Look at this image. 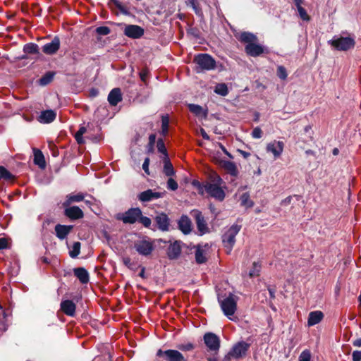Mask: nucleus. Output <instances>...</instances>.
Masks as SVG:
<instances>
[{
  "instance_id": "nucleus-62",
  "label": "nucleus",
  "mask_w": 361,
  "mask_h": 361,
  "mask_svg": "<svg viewBox=\"0 0 361 361\" xmlns=\"http://www.w3.org/2000/svg\"><path fill=\"white\" fill-rule=\"evenodd\" d=\"M200 133L204 140H209V136L203 128L200 129Z\"/></svg>"
},
{
  "instance_id": "nucleus-14",
  "label": "nucleus",
  "mask_w": 361,
  "mask_h": 361,
  "mask_svg": "<svg viewBox=\"0 0 361 361\" xmlns=\"http://www.w3.org/2000/svg\"><path fill=\"white\" fill-rule=\"evenodd\" d=\"M157 227L161 231H168L170 226V219L164 213L157 214L154 219Z\"/></svg>"
},
{
  "instance_id": "nucleus-43",
  "label": "nucleus",
  "mask_w": 361,
  "mask_h": 361,
  "mask_svg": "<svg viewBox=\"0 0 361 361\" xmlns=\"http://www.w3.org/2000/svg\"><path fill=\"white\" fill-rule=\"evenodd\" d=\"M259 271L260 265L257 262H254L252 264V269L250 271L249 276L250 277L257 276L259 274Z\"/></svg>"
},
{
  "instance_id": "nucleus-42",
  "label": "nucleus",
  "mask_w": 361,
  "mask_h": 361,
  "mask_svg": "<svg viewBox=\"0 0 361 361\" xmlns=\"http://www.w3.org/2000/svg\"><path fill=\"white\" fill-rule=\"evenodd\" d=\"M311 352L306 349L300 353L298 357V361H311Z\"/></svg>"
},
{
  "instance_id": "nucleus-34",
  "label": "nucleus",
  "mask_w": 361,
  "mask_h": 361,
  "mask_svg": "<svg viewBox=\"0 0 361 361\" xmlns=\"http://www.w3.org/2000/svg\"><path fill=\"white\" fill-rule=\"evenodd\" d=\"M15 176L9 172L4 166H0V179L8 181H13Z\"/></svg>"
},
{
  "instance_id": "nucleus-17",
  "label": "nucleus",
  "mask_w": 361,
  "mask_h": 361,
  "mask_svg": "<svg viewBox=\"0 0 361 361\" xmlns=\"http://www.w3.org/2000/svg\"><path fill=\"white\" fill-rule=\"evenodd\" d=\"M267 152H271L275 157H279L283 150V142L281 141H274L267 146Z\"/></svg>"
},
{
  "instance_id": "nucleus-37",
  "label": "nucleus",
  "mask_w": 361,
  "mask_h": 361,
  "mask_svg": "<svg viewBox=\"0 0 361 361\" xmlns=\"http://www.w3.org/2000/svg\"><path fill=\"white\" fill-rule=\"evenodd\" d=\"M80 242H75L73 243L72 249L69 252L71 257L75 258L79 255L80 252Z\"/></svg>"
},
{
  "instance_id": "nucleus-56",
  "label": "nucleus",
  "mask_w": 361,
  "mask_h": 361,
  "mask_svg": "<svg viewBox=\"0 0 361 361\" xmlns=\"http://www.w3.org/2000/svg\"><path fill=\"white\" fill-rule=\"evenodd\" d=\"M194 348V345L192 343H188L186 345H182L179 347V349L183 350L189 351Z\"/></svg>"
},
{
  "instance_id": "nucleus-4",
  "label": "nucleus",
  "mask_w": 361,
  "mask_h": 361,
  "mask_svg": "<svg viewBox=\"0 0 361 361\" xmlns=\"http://www.w3.org/2000/svg\"><path fill=\"white\" fill-rule=\"evenodd\" d=\"M249 347L250 344L245 343V341L237 343L225 356L224 360H229L231 357L235 359L242 357L243 356L245 355Z\"/></svg>"
},
{
  "instance_id": "nucleus-24",
  "label": "nucleus",
  "mask_w": 361,
  "mask_h": 361,
  "mask_svg": "<svg viewBox=\"0 0 361 361\" xmlns=\"http://www.w3.org/2000/svg\"><path fill=\"white\" fill-rule=\"evenodd\" d=\"M324 318V314L322 312L317 310L310 312L308 316L307 324L309 326H312L319 324Z\"/></svg>"
},
{
  "instance_id": "nucleus-46",
  "label": "nucleus",
  "mask_w": 361,
  "mask_h": 361,
  "mask_svg": "<svg viewBox=\"0 0 361 361\" xmlns=\"http://www.w3.org/2000/svg\"><path fill=\"white\" fill-rule=\"evenodd\" d=\"M96 32L99 35H107L110 33V28L106 26L98 27L95 30Z\"/></svg>"
},
{
  "instance_id": "nucleus-35",
  "label": "nucleus",
  "mask_w": 361,
  "mask_h": 361,
  "mask_svg": "<svg viewBox=\"0 0 361 361\" xmlns=\"http://www.w3.org/2000/svg\"><path fill=\"white\" fill-rule=\"evenodd\" d=\"M224 168L233 176H236L238 170L235 164L231 161H226L224 164Z\"/></svg>"
},
{
  "instance_id": "nucleus-36",
  "label": "nucleus",
  "mask_w": 361,
  "mask_h": 361,
  "mask_svg": "<svg viewBox=\"0 0 361 361\" xmlns=\"http://www.w3.org/2000/svg\"><path fill=\"white\" fill-rule=\"evenodd\" d=\"M24 51L27 54H38V46L33 43L27 44L24 46Z\"/></svg>"
},
{
  "instance_id": "nucleus-1",
  "label": "nucleus",
  "mask_w": 361,
  "mask_h": 361,
  "mask_svg": "<svg viewBox=\"0 0 361 361\" xmlns=\"http://www.w3.org/2000/svg\"><path fill=\"white\" fill-rule=\"evenodd\" d=\"M241 226L238 224L231 226L222 235V242L226 249V252L230 254L235 243V236L240 231Z\"/></svg>"
},
{
  "instance_id": "nucleus-31",
  "label": "nucleus",
  "mask_w": 361,
  "mask_h": 361,
  "mask_svg": "<svg viewBox=\"0 0 361 361\" xmlns=\"http://www.w3.org/2000/svg\"><path fill=\"white\" fill-rule=\"evenodd\" d=\"M195 258L197 264H203L207 262L205 252L199 245L195 247Z\"/></svg>"
},
{
  "instance_id": "nucleus-19",
  "label": "nucleus",
  "mask_w": 361,
  "mask_h": 361,
  "mask_svg": "<svg viewBox=\"0 0 361 361\" xmlns=\"http://www.w3.org/2000/svg\"><path fill=\"white\" fill-rule=\"evenodd\" d=\"M75 309L76 306L75 303L70 300H66L62 301L61 303V310L68 316H74L75 313Z\"/></svg>"
},
{
  "instance_id": "nucleus-13",
  "label": "nucleus",
  "mask_w": 361,
  "mask_h": 361,
  "mask_svg": "<svg viewBox=\"0 0 361 361\" xmlns=\"http://www.w3.org/2000/svg\"><path fill=\"white\" fill-rule=\"evenodd\" d=\"M164 192H155L151 189H148L140 192L137 197L140 201L145 202L161 198L164 196Z\"/></svg>"
},
{
  "instance_id": "nucleus-60",
  "label": "nucleus",
  "mask_w": 361,
  "mask_h": 361,
  "mask_svg": "<svg viewBox=\"0 0 361 361\" xmlns=\"http://www.w3.org/2000/svg\"><path fill=\"white\" fill-rule=\"evenodd\" d=\"M114 4V5L120 10L122 12L124 11V9L121 5V4L118 1V0H111Z\"/></svg>"
},
{
  "instance_id": "nucleus-20",
  "label": "nucleus",
  "mask_w": 361,
  "mask_h": 361,
  "mask_svg": "<svg viewBox=\"0 0 361 361\" xmlns=\"http://www.w3.org/2000/svg\"><path fill=\"white\" fill-rule=\"evenodd\" d=\"M73 228V226L69 225H61V224H57L55 226V232L57 238H59L61 240L64 239L69 233L72 231Z\"/></svg>"
},
{
  "instance_id": "nucleus-10",
  "label": "nucleus",
  "mask_w": 361,
  "mask_h": 361,
  "mask_svg": "<svg viewBox=\"0 0 361 361\" xmlns=\"http://www.w3.org/2000/svg\"><path fill=\"white\" fill-rule=\"evenodd\" d=\"M190 214L195 220L198 231L201 234L208 233L209 228L202 212L197 209H193L191 211Z\"/></svg>"
},
{
  "instance_id": "nucleus-21",
  "label": "nucleus",
  "mask_w": 361,
  "mask_h": 361,
  "mask_svg": "<svg viewBox=\"0 0 361 361\" xmlns=\"http://www.w3.org/2000/svg\"><path fill=\"white\" fill-rule=\"evenodd\" d=\"M178 228L184 233L188 234L192 230V222L185 215H183L178 221Z\"/></svg>"
},
{
  "instance_id": "nucleus-27",
  "label": "nucleus",
  "mask_w": 361,
  "mask_h": 361,
  "mask_svg": "<svg viewBox=\"0 0 361 361\" xmlns=\"http://www.w3.org/2000/svg\"><path fill=\"white\" fill-rule=\"evenodd\" d=\"M33 152L35 164L37 165L40 169H44L46 167V161L42 152L35 148L33 149Z\"/></svg>"
},
{
  "instance_id": "nucleus-55",
  "label": "nucleus",
  "mask_w": 361,
  "mask_h": 361,
  "mask_svg": "<svg viewBox=\"0 0 361 361\" xmlns=\"http://www.w3.org/2000/svg\"><path fill=\"white\" fill-rule=\"evenodd\" d=\"M123 264L129 269L133 268V263L131 262V259L128 257H125L123 258Z\"/></svg>"
},
{
  "instance_id": "nucleus-5",
  "label": "nucleus",
  "mask_w": 361,
  "mask_h": 361,
  "mask_svg": "<svg viewBox=\"0 0 361 361\" xmlns=\"http://www.w3.org/2000/svg\"><path fill=\"white\" fill-rule=\"evenodd\" d=\"M141 216V209L138 207L131 208L123 214H118L116 219L122 221L124 224H133L138 221Z\"/></svg>"
},
{
  "instance_id": "nucleus-33",
  "label": "nucleus",
  "mask_w": 361,
  "mask_h": 361,
  "mask_svg": "<svg viewBox=\"0 0 361 361\" xmlns=\"http://www.w3.org/2000/svg\"><path fill=\"white\" fill-rule=\"evenodd\" d=\"M55 73L49 71L46 73L38 81L41 86H46L49 84L54 79Z\"/></svg>"
},
{
  "instance_id": "nucleus-50",
  "label": "nucleus",
  "mask_w": 361,
  "mask_h": 361,
  "mask_svg": "<svg viewBox=\"0 0 361 361\" xmlns=\"http://www.w3.org/2000/svg\"><path fill=\"white\" fill-rule=\"evenodd\" d=\"M298 9V11L299 13L300 17L303 20L306 21H309L310 20V16L307 13L305 9L302 6L300 7Z\"/></svg>"
},
{
  "instance_id": "nucleus-11",
  "label": "nucleus",
  "mask_w": 361,
  "mask_h": 361,
  "mask_svg": "<svg viewBox=\"0 0 361 361\" xmlns=\"http://www.w3.org/2000/svg\"><path fill=\"white\" fill-rule=\"evenodd\" d=\"M123 33L130 38L138 39L144 35V29L137 25H126Z\"/></svg>"
},
{
  "instance_id": "nucleus-38",
  "label": "nucleus",
  "mask_w": 361,
  "mask_h": 361,
  "mask_svg": "<svg viewBox=\"0 0 361 361\" xmlns=\"http://www.w3.org/2000/svg\"><path fill=\"white\" fill-rule=\"evenodd\" d=\"M241 204L247 207L253 206L252 201L250 199V195L247 192L243 193L240 196Z\"/></svg>"
},
{
  "instance_id": "nucleus-47",
  "label": "nucleus",
  "mask_w": 361,
  "mask_h": 361,
  "mask_svg": "<svg viewBox=\"0 0 361 361\" xmlns=\"http://www.w3.org/2000/svg\"><path fill=\"white\" fill-rule=\"evenodd\" d=\"M277 75L279 78H281L282 80L286 79V78H287L286 69L283 66H279L277 68Z\"/></svg>"
},
{
  "instance_id": "nucleus-26",
  "label": "nucleus",
  "mask_w": 361,
  "mask_h": 361,
  "mask_svg": "<svg viewBox=\"0 0 361 361\" xmlns=\"http://www.w3.org/2000/svg\"><path fill=\"white\" fill-rule=\"evenodd\" d=\"M73 272L75 276L79 279L80 283L85 284L89 281V274L85 268H75L73 269Z\"/></svg>"
},
{
  "instance_id": "nucleus-41",
  "label": "nucleus",
  "mask_w": 361,
  "mask_h": 361,
  "mask_svg": "<svg viewBox=\"0 0 361 361\" xmlns=\"http://www.w3.org/2000/svg\"><path fill=\"white\" fill-rule=\"evenodd\" d=\"M215 92L221 96H226L228 93V87L225 84H219L216 87Z\"/></svg>"
},
{
  "instance_id": "nucleus-16",
  "label": "nucleus",
  "mask_w": 361,
  "mask_h": 361,
  "mask_svg": "<svg viewBox=\"0 0 361 361\" xmlns=\"http://www.w3.org/2000/svg\"><path fill=\"white\" fill-rule=\"evenodd\" d=\"M64 214L72 220L81 219L84 216L82 209L77 206L65 207Z\"/></svg>"
},
{
  "instance_id": "nucleus-8",
  "label": "nucleus",
  "mask_w": 361,
  "mask_h": 361,
  "mask_svg": "<svg viewBox=\"0 0 361 361\" xmlns=\"http://www.w3.org/2000/svg\"><path fill=\"white\" fill-rule=\"evenodd\" d=\"M157 357H163L166 361H187L184 356L176 350H162L159 349L157 353Z\"/></svg>"
},
{
  "instance_id": "nucleus-7",
  "label": "nucleus",
  "mask_w": 361,
  "mask_h": 361,
  "mask_svg": "<svg viewBox=\"0 0 361 361\" xmlns=\"http://www.w3.org/2000/svg\"><path fill=\"white\" fill-rule=\"evenodd\" d=\"M195 62L201 69L212 70L216 66L214 59L207 54H199L195 58Z\"/></svg>"
},
{
  "instance_id": "nucleus-54",
  "label": "nucleus",
  "mask_w": 361,
  "mask_h": 361,
  "mask_svg": "<svg viewBox=\"0 0 361 361\" xmlns=\"http://www.w3.org/2000/svg\"><path fill=\"white\" fill-rule=\"evenodd\" d=\"M8 246V240L5 238H0V250L6 249Z\"/></svg>"
},
{
  "instance_id": "nucleus-30",
  "label": "nucleus",
  "mask_w": 361,
  "mask_h": 361,
  "mask_svg": "<svg viewBox=\"0 0 361 361\" xmlns=\"http://www.w3.org/2000/svg\"><path fill=\"white\" fill-rule=\"evenodd\" d=\"M239 39L242 42L245 43H254L257 40V37L252 33L243 32L240 35Z\"/></svg>"
},
{
  "instance_id": "nucleus-22",
  "label": "nucleus",
  "mask_w": 361,
  "mask_h": 361,
  "mask_svg": "<svg viewBox=\"0 0 361 361\" xmlns=\"http://www.w3.org/2000/svg\"><path fill=\"white\" fill-rule=\"evenodd\" d=\"M122 100V94L119 88L113 89L108 95V102L111 106H116Z\"/></svg>"
},
{
  "instance_id": "nucleus-45",
  "label": "nucleus",
  "mask_w": 361,
  "mask_h": 361,
  "mask_svg": "<svg viewBox=\"0 0 361 361\" xmlns=\"http://www.w3.org/2000/svg\"><path fill=\"white\" fill-rule=\"evenodd\" d=\"M186 3L188 6H190L193 8L197 14L200 12V8L199 7L197 0H187Z\"/></svg>"
},
{
  "instance_id": "nucleus-2",
  "label": "nucleus",
  "mask_w": 361,
  "mask_h": 361,
  "mask_svg": "<svg viewBox=\"0 0 361 361\" xmlns=\"http://www.w3.org/2000/svg\"><path fill=\"white\" fill-rule=\"evenodd\" d=\"M238 296L229 293V295L223 300H219L221 308L227 317L234 314L237 309Z\"/></svg>"
},
{
  "instance_id": "nucleus-44",
  "label": "nucleus",
  "mask_w": 361,
  "mask_h": 361,
  "mask_svg": "<svg viewBox=\"0 0 361 361\" xmlns=\"http://www.w3.org/2000/svg\"><path fill=\"white\" fill-rule=\"evenodd\" d=\"M138 221L146 228H149L152 224L151 219L149 217L142 216V213L140 217L138 218Z\"/></svg>"
},
{
  "instance_id": "nucleus-51",
  "label": "nucleus",
  "mask_w": 361,
  "mask_h": 361,
  "mask_svg": "<svg viewBox=\"0 0 361 361\" xmlns=\"http://www.w3.org/2000/svg\"><path fill=\"white\" fill-rule=\"evenodd\" d=\"M252 135L254 138L259 139L262 136V130L260 128L256 127L253 129L252 132Z\"/></svg>"
},
{
  "instance_id": "nucleus-63",
  "label": "nucleus",
  "mask_w": 361,
  "mask_h": 361,
  "mask_svg": "<svg viewBox=\"0 0 361 361\" xmlns=\"http://www.w3.org/2000/svg\"><path fill=\"white\" fill-rule=\"evenodd\" d=\"M8 329V325L4 322H0V331H6Z\"/></svg>"
},
{
  "instance_id": "nucleus-39",
  "label": "nucleus",
  "mask_w": 361,
  "mask_h": 361,
  "mask_svg": "<svg viewBox=\"0 0 361 361\" xmlns=\"http://www.w3.org/2000/svg\"><path fill=\"white\" fill-rule=\"evenodd\" d=\"M169 125V118L167 116H163L161 118V133L164 136L168 133Z\"/></svg>"
},
{
  "instance_id": "nucleus-32",
  "label": "nucleus",
  "mask_w": 361,
  "mask_h": 361,
  "mask_svg": "<svg viewBox=\"0 0 361 361\" xmlns=\"http://www.w3.org/2000/svg\"><path fill=\"white\" fill-rule=\"evenodd\" d=\"M188 108L190 111L194 114L195 116H203L204 117L207 116V112L204 111L203 108L197 104H190L188 105Z\"/></svg>"
},
{
  "instance_id": "nucleus-28",
  "label": "nucleus",
  "mask_w": 361,
  "mask_h": 361,
  "mask_svg": "<svg viewBox=\"0 0 361 361\" xmlns=\"http://www.w3.org/2000/svg\"><path fill=\"white\" fill-rule=\"evenodd\" d=\"M84 200V195L82 193L77 195H68L66 196V200L63 202V207H66L70 206L73 202H79Z\"/></svg>"
},
{
  "instance_id": "nucleus-18",
  "label": "nucleus",
  "mask_w": 361,
  "mask_h": 361,
  "mask_svg": "<svg viewBox=\"0 0 361 361\" xmlns=\"http://www.w3.org/2000/svg\"><path fill=\"white\" fill-rule=\"evenodd\" d=\"M245 49L248 55L255 57L259 56L264 52V48L255 42L247 44Z\"/></svg>"
},
{
  "instance_id": "nucleus-25",
  "label": "nucleus",
  "mask_w": 361,
  "mask_h": 361,
  "mask_svg": "<svg viewBox=\"0 0 361 361\" xmlns=\"http://www.w3.org/2000/svg\"><path fill=\"white\" fill-rule=\"evenodd\" d=\"M56 116V114L53 110L43 111L39 117V121L43 123H49L55 120Z\"/></svg>"
},
{
  "instance_id": "nucleus-57",
  "label": "nucleus",
  "mask_w": 361,
  "mask_h": 361,
  "mask_svg": "<svg viewBox=\"0 0 361 361\" xmlns=\"http://www.w3.org/2000/svg\"><path fill=\"white\" fill-rule=\"evenodd\" d=\"M156 142V135L154 134H151L149 136V145L151 148H152L154 145V143Z\"/></svg>"
},
{
  "instance_id": "nucleus-40",
  "label": "nucleus",
  "mask_w": 361,
  "mask_h": 361,
  "mask_svg": "<svg viewBox=\"0 0 361 361\" xmlns=\"http://www.w3.org/2000/svg\"><path fill=\"white\" fill-rule=\"evenodd\" d=\"M209 179L210 182L207 183L206 184H216L221 185V184L223 183V180L221 178V177L214 172L209 175Z\"/></svg>"
},
{
  "instance_id": "nucleus-53",
  "label": "nucleus",
  "mask_w": 361,
  "mask_h": 361,
  "mask_svg": "<svg viewBox=\"0 0 361 361\" xmlns=\"http://www.w3.org/2000/svg\"><path fill=\"white\" fill-rule=\"evenodd\" d=\"M352 357L353 361H361V351H353Z\"/></svg>"
},
{
  "instance_id": "nucleus-3",
  "label": "nucleus",
  "mask_w": 361,
  "mask_h": 361,
  "mask_svg": "<svg viewBox=\"0 0 361 361\" xmlns=\"http://www.w3.org/2000/svg\"><path fill=\"white\" fill-rule=\"evenodd\" d=\"M329 43L336 49L339 51H347L355 47V39L350 37H334L329 41Z\"/></svg>"
},
{
  "instance_id": "nucleus-9",
  "label": "nucleus",
  "mask_w": 361,
  "mask_h": 361,
  "mask_svg": "<svg viewBox=\"0 0 361 361\" xmlns=\"http://www.w3.org/2000/svg\"><path fill=\"white\" fill-rule=\"evenodd\" d=\"M204 188L211 197L216 200L219 201H223L224 200L226 195L220 185L204 184Z\"/></svg>"
},
{
  "instance_id": "nucleus-12",
  "label": "nucleus",
  "mask_w": 361,
  "mask_h": 361,
  "mask_svg": "<svg viewBox=\"0 0 361 361\" xmlns=\"http://www.w3.org/2000/svg\"><path fill=\"white\" fill-rule=\"evenodd\" d=\"M136 251L141 255L148 256L154 250L153 245L147 240H140L135 243L134 245Z\"/></svg>"
},
{
  "instance_id": "nucleus-6",
  "label": "nucleus",
  "mask_w": 361,
  "mask_h": 361,
  "mask_svg": "<svg viewBox=\"0 0 361 361\" xmlns=\"http://www.w3.org/2000/svg\"><path fill=\"white\" fill-rule=\"evenodd\" d=\"M204 341L209 350L217 355L220 348L219 338L214 333H206L204 336Z\"/></svg>"
},
{
  "instance_id": "nucleus-15",
  "label": "nucleus",
  "mask_w": 361,
  "mask_h": 361,
  "mask_svg": "<svg viewBox=\"0 0 361 361\" xmlns=\"http://www.w3.org/2000/svg\"><path fill=\"white\" fill-rule=\"evenodd\" d=\"M60 48V39L55 37L51 42L44 44L42 47V51L48 55H52L56 53Z\"/></svg>"
},
{
  "instance_id": "nucleus-52",
  "label": "nucleus",
  "mask_w": 361,
  "mask_h": 361,
  "mask_svg": "<svg viewBox=\"0 0 361 361\" xmlns=\"http://www.w3.org/2000/svg\"><path fill=\"white\" fill-rule=\"evenodd\" d=\"M149 158L147 157L142 164V169L147 174H149Z\"/></svg>"
},
{
  "instance_id": "nucleus-64",
  "label": "nucleus",
  "mask_w": 361,
  "mask_h": 361,
  "mask_svg": "<svg viewBox=\"0 0 361 361\" xmlns=\"http://www.w3.org/2000/svg\"><path fill=\"white\" fill-rule=\"evenodd\" d=\"M353 345L355 347H361V338H357L353 341Z\"/></svg>"
},
{
  "instance_id": "nucleus-61",
  "label": "nucleus",
  "mask_w": 361,
  "mask_h": 361,
  "mask_svg": "<svg viewBox=\"0 0 361 361\" xmlns=\"http://www.w3.org/2000/svg\"><path fill=\"white\" fill-rule=\"evenodd\" d=\"M87 131V129L85 127H80V129L78 130V131L75 133L77 135H78V136L80 135H83Z\"/></svg>"
},
{
  "instance_id": "nucleus-48",
  "label": "nucleus",
  "mask_w": 361,
  "mask_h": 361,
  "mask_svg": "<svg viewBox=\"0 0 361 361\" xmlns=\"http://www.w3.org/2000/svg\"><path fill=\"white\" fill-rule=\"evenodd\" d=\"M157 147L159 152L164 154V157H166V154H167V151H166L164 142L162 139L158 140Z\"/></svg>"
},
{
  "instance_id": "nucleus-23",
  "label": "nucleus",
  "mask_w": 361,
  "mask_h": 361,
  "mask_svg": "<svg viewBox=\"0 0 361 361\" xmlns=\"http://www.w3.org/2000/svg\"><path fill=\"white\" fill-rule=\"evenodd\" d=\"M181 247L180 243L178 241H175L171 243L167 251V255L169 259H173L178 258V257L180 255Z\"/></svg>"
},
{
  "instance_id": "nucleus-29",
  "label": "nucleus",
  "mask_w": 361,
  "mask_h": 361,
  "mask_svg": "<svg viewBox=\"0 0 361 361\" xmlns=\"http://www.w3.org/2000/svg\"><path fill=\"white\" fill-rule=\"evenodd\" d=\"M164 169L163 171L164 174L167 176H171L174 175L175 171L173 169V165L171 163L168 154H166V157H164Z\"/></svg>"
},
{
  "instance_id": "nucleus-49",
  "label": "nucleus",
  "mask_w": 361,
  "mask_h": 361,
  "mask_svg": "<svg viewBox=\"0 0 361 361\" xmlns=\"http://www.w3.org/2000/svg\"><path fill=\"white\" fill-rule=\"evenodd\" d=\"M178 185L177 182L172 178H169L167 181V188L171 190H176L178 189Z\"/></svg>"
},
{
  "instance_id": "nucleus-59",
  "label": "nucleus",
  "mask_w": 361,
  "mask_h": 361,
  "mask_svg": "<svg viewBox=\"0 0 361 361\" xmlns=\"http://www.w3.org/2000/svg\"><path fill=\"white\" fill-rule=\"evenodd\" d=\"M75 138L78 144L82 145L85 143V140L82 135L78 136V135L75 134Z\"/></svg>"
},
{
  "instance_id": "nucleus-58",
  "label": "nucleus",
  "mask_w": 361,
  "mask_h": 361,
  "mask_svg": "<svg viewBox=\"0 0 361 361\" xmlns=\"http://www.w3.org/2000/svg\"><path fill=\"white\" fill-rule=\"evenodd\" d=\"M147 74H148V71L147 70L143 69L140 71V79L142 80V81L145 82Z\"/></svg>"
}]
</instances>
